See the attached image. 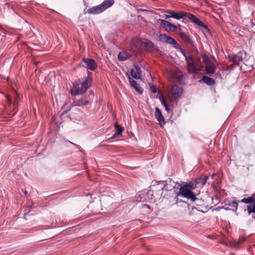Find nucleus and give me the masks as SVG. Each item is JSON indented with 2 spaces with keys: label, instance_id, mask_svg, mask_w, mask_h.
<instances>
[{
  "label": "nucleus",
  "instance_id": "21",
  "mask_svg": "<svg viewBox=\"0 0 255 255\" xmlns=\"http://www.w3.org/2000/svg\"><path fill=\"white\" fill-rule=\"evenodd\" d=\"M202 81L209 86L214 85L215 84V81L214 79L207 76H203L202 77Z\"/></svg>",
  "mask_w": 255,
  "mask_h": 255
},
{
  "label": "nucleus",
  "instance_id": "20",
  "mask_svg": "<svg viewBox=\"0 0 255 255\" xmlns=\"http://www.w3.org/2000/svg\"><path fill=\"white\" fill-rule=\"evenodd\" d=\"M130 57V54L126 52H120L118 58L119 61H124L129 59Z\"/></svg>",
  "mask_w": 255,
  "mask_h": 255
},
{
  "label": "nucleus",
  "instance_id": "22",
  "mask_svg": "<svg viewBox=\"0 0 255 255\" xmlns=\"http://www.w3.org/2000/svg\"><path fill=\"white\" fill-rule=\"evenodd\" d=\"M89 103V101L86 99H80L75 102V106H86Z\"/></svg>",
  "mask_w": 255,
  "mask_h": 255
},
{
  "label": "nucleus",
  "instance_id": "8",
  "mask_svg": "<svg viewBox=\"0 0 255 255\" xmlns=\"http://www.w3.org/2000/svg\"><path fill=\"white\" fill-rule=\"evenodd\" d=\"M223 208L227 211H232L236 213L238 207V202L236 201H227L222 203Z\"/></svg>",
  "mask_w": 255,
  "mask_h": 255
},
{
  "label": "nucleus",
  "instance_id": "35",
  "mask_svg": "<svg viewBox=\"0 0 255 255\" xmlns=\"http://www.w3.org/2000/svg\"><path fill=\"white\" fill-rule=\"evenodd\" d=\"M71 144H73L74 145H75V144H74L73 142H70Z\"/></svg>",
  "mask_w": 255,
  "mask_h": 255
},
{
  "label": "nucleus",
  "instance_id": "34",
  "mask_svg": "<svg viewBox=\"0 0 255 255\" xmlns=\"http://www.w3.org/2000/svg\"><path fill=\"white\" fill-rule=\"evenodd\" d=\"M212 59L214 61V60H215V58L214 56H213L212 57Z\"/></svg>",
  "mask_w": 255,
  "mask_h": 255
},
{
  "label": "nucleus",
  "instance_id": "5",
  "mask_svg": "<svg viewBox=\"0 0 255 255\" xmlns=\"http://www.w3.org/2000/svg\"><path fill=\"white\" fill-rule=\"evenodd\" d=\"M91 81V79L87 77L83 82L73 83L74 90L71 92V94L75 96L84 93L90 86Z\"/></svg>",
  "mask_w": 255,
  "mask_h": 255
},
{
  "label": "nucleus",
  "instance_id": "11",
  "mask_svg": "<svg viewBox=\"0 0 255 255\" xmlns=\"http://www.w3.org/2000/svg\"><path fill=\"white\" fill-rule=\"evenodd\" d=\"M243 52L242 51H240L236 54L228 55L227 56V58L230 62H234L235 64H239L241 62L243 61Z\"/></svg>",
  "mask_w": 255,
  "mask_h": 255
},
{
  "label": "nucleus",
  "instance_id": "32",
  "mask_svg": "<svg viewBox=\"0 0 255 255\" xmlns=\"http://www.w3.org/2000/svg\"><path fill=\"white\" fill-rule=\"evenodd\" d=\"M245 240V238H241L239 239V243H241L243 242Z\"/></svg>",
  "mask_w": 255,
  "mask_h": 255
},
{
  "label": "nucleus",
  "instance_id": "27",
  "mask_svg": "<svg viewBox=\"0 0 255 255\" xmlns=\"http://www.w3.org/2000/svg\"><path fill=\"white\" fill-rule=\"evenodd\" d=\"M144 45L145 46L149 48H152L154 46L153 43L148 40H146V41L144 42Z\"/></svg>",
  "mask_w": 255,
  "mask_h": 255
},
{
  "label": "nucleus",
  "instance_id": "14",
  "mask_svg": "<svg viewBox=\"0 0 255 255\" xmlns=\"http://www.w3.org/2000/svg\"><path fill=\"white\" fill-rule=\"evenodd\" d=\"M155 117L160 127H162L165 125L164 118L162 115L161 111L157 107L155 108Z\"/></svg>",
  "mask_w": 255,
  "mask_h": 255
},
{
  "label": "nucleus",
  "instance_id": "13",
  "mask_svg": "<svg viewBox=\"0 0 255 255\" xmlns=\"http://www.w3.org/2000/svg\"><path fill=\"white\" fill-rule=\"evenodd\" d=\"M141 70L138 65L136 64H134V68L130 71L131 76L135 79H139L141 77Z\"/></svg>",
  "mask_w": 255,
  "mask_h": 255
},
{
  "label": "nucleus",
  "instance_id": "15",
  "mask_svg": "<svg viewBox=\"0 0 255 255\" xmlns=\"http://www.w3.org/2000/svg\"><path fill=\"white\" fill-rule=\"evenodd\" d=\"M160 38L164 37L166 40V42L168 44L172 45L176 49L178 48V46L176 40L170 36H168L166 34H161L159 35Z\"/></svg>",
  "mask_w": 255,
  "mask_h": 255
},
{
  "label": "nucleus",
  "instance_id": "16",
  "mask_svg": "<svg viewBox=\"0 0 255 255\" xmlns=\"http://www.w3.org/2000/svg\"><path fill=\"white\" fill-rule=\"evenodd\" d=\"M183 92L182 88L176 87L173 89L172 97L174 101L176 103L178 101V99L181 96Z\"/></svg>",
  "mask_w": 255,
  "mask_h": 255
},
{
  "label": "nucleus",
  "instance_id": "33",
  "mask_svg": "<svg viewBox=\"0 0 255 255\" xmlns=\"http://www.w3.org/2000/svg\"><path fill=\"white\" fill-rule=\"evenodd\" d=\"M198 200H199L200 201H197V200L195 201V202H196V205H199V204H200V203L201 202H202L201 200L199 199H198Z\"/></svg>",
  "mask_w": 255,
  "mask_h": 255
},
{
  "label": "nucleus",
  "instance_id": "29",
  "mask_svg": "<svg viewBox=\"0 0 255 255\" xmlns=\"http://www.w3.org/2000/svg\"><path fill=\"white\" fill-rule=\"evenodd\" d=\"M149 87L153 93L155 94V93H156L157 91L155 86L152 84H149Z\"/></svg>",
  "mask_w": 255,
  "mask_h": 255
},
{
  "label": "nucleus",
  "instance_id": "37",
  "mask_svg": "<svg viewBox=\"0 0 255 255\" xmlns=\"http://www.w3.org/2000/svg\"><path fill=\"white\" fill-rule=\"evenodd\" d=\"M144 206H145V205H144ZM146 206H147V207H148V205H146Z\"/></svg>",
  "mask_w": 255,
  "mask_h": 255
},
{
  "label": "nucleus",
  "instance_id": "26",
  "mask_svg": "<svg viewBox=\"0 0 255 255\" xmlns=\"http://www.w3.org/2000/svg\"><path fill=\"white\" fill-rule=\"evenodd\" d=\"M158 182L165 183L164 184V187L161 188L162 190L165 189V190H168V191L172 190V186H171L170 184H169V183H167V181H160Z\"/></svg>",
  "mask_w": 255,
  "mask_h": 255
},
{
  "label": "nucleus",
  "instance_id": "28",
  "mask_svg": "<svg viewBox=\"0 0 255 255\" xmlns=\"http://www.w3.org/2000/svg\"><path fill=\"white\" fill-rule=\"evenodd\" d=\"M32 209V207L30 206L27 207L25 208L24 210V218L26 219V216L28 214L29 212L31 211V209Z\"/></svg>",
  "mask_w": 255,
  "mask_h": 255
},
{
  "label": "nucleus",
  "instance_id": "25",
  "mask_svg": "<svg viewBox=\"0 0 255 255\" xmlns=\"http://www.w3.org/2000/svg\"><path fill=\"white\" fill-rule=\"evenodd\" d=\"M159 99L160 100L162 105L164 107L166 111L168 113H169L170 112V109L167 105V104L166 103L165 101L164 100L163 96L162 95H161Z\"/></svg>",
  "mask_w": 255,
  "mask_h": 255
},
{
  "label": "nucleus",
  "instance_id": "17",
  "mask_svg": "<svg viewBox=\"0 0 255 255\" xmlns=\"http://www.w3.org/2000/svg\"><path fill=\"white\" fill-rule=\"evenodd\" d=\"M128 79L130 84L134 87L136 92H137L139 94H141L143 93V90L140 87L139 85L136 83L135 81L133 80L130 77L129 75H128Z\"/></svg>",
  "mask_w": 255,
  "mask_h": 255
},
{
  "label": "nucleus",
  "instance_id": "9",
  "mask_svg": "<svg viewBox=\"0 0 255 255\" xmlns=\"http://www.w3.org/2000/svg\"><path fill=\"white\" fill-rule=\"evenodd\" d=\"M214 174H212L211 176L207 175H202L200 177L195 179L194 182H195L197 187L202 188L207 183L208 184L210 183L209 181H208L210 178L213 179Z\"/></svg>",
  "mask_w": 255,
  "mask_h": 255
},
{
  "label": "nucleus",
  "instance_id": "24",
  "mask_svg": "<svg viewBox=\"0 0 255 255\" xmlns=\"http://www.w3.org/2000/svg\"><path fill=\"white\" fill-rule=\"evenodd\" d=\"M203 61L206 66L212 65L211 59L206 54L202 55Z\"/></svg>",
  "mask_w": 255,
  "mask_h": 255
},
{
  "label": "nucleus",
  "instance_id": "30",
  "mask_svg": "<svg viewBox=\"0 0 255 255\" xmlns=\"http://www.w3.org/2000/svg\"><path fill=\"white\" fill-rule=\"evenodd\" d=\"M166 181H167V183L170 184L171 186H173V185L176 183V182L173 181L171 178H169L168 180H166Z\"/></svg>",
  "mask_w": 255,
  "mask_h": 255
},
{
  "label": "nucleus",
  "instance_id": "6",
  "mask_svg": "<svg viewBox=\"0 0 255 255\" xmlns=\"http://www.w3.org/2000/svg\"><path fill=\"white\" fill-rule=\"evenodd\" d=\"M157 23L159 25L162 27L167 32H175L176 30L177 26L180 27V25L178 24L177 26L169 22L167 20L159 19L157 20Z\"/></svg>",
  "mask_w": 255,
  "mask_h": 255
},
{
  "label": "nucleus",
  "instance_id": "4",
  "mask_svg": "<svg viewBox=\"0 0 255 255\" xmlns=\"http://www.w3.org/2000/svg\"><path fill=\"white\" fill-rule=\"evenodd\" d=\"M114 3V0H104L100 4L89 8L86 13L93 15L100 14L111 7Z\"/></svg>",
  "mask_w": 255,
  "mask_h": 255
},
{
  "label": "nucleus",
  "instance_id": "7",
  "mask_svg": "<svg viewBox=\"0 0 255 255\" xmlns=\"http://www.w3.org/2000/svg\"><path fill=\"white\" fill-rule=\"evenodd\" d=\"M255 196L253 194L252 196L242 199L239 202H242L245 204L253 203V205H249L247 206V211L249 215L251 213H255V201L254 200Z\"/></svg>",
  "mask_w": 255,
  "mask_h": 255
},
{
  "label": "nucleus",
  "instance_id": "1",
  "mask_svg": "<svg viewBox=\"0 0 255 255\" xmlns=\"http://www.w3.org/2000/svg\"><path fill=\"white\" fill-rule=\"evenodd\" d=\"M165 13L167 14L163 15L165 18H173L177 20L181 19L188 20L194 23L197 26L203 27L207 31H209L206 24H205L200 19L191 13L185 11L177 12L170 10L165 11Z\"/></svg>",
  "mask_w": 255,
  "mask_h": 255
},
{
  "label": "nucleus",
  "instance_id": "10",
  "mask_svg": "<svg viewBox=\"0 0 255 255\" xmlns=\"http://www.w3.org/2000/svg\"><path fill=\"white\" fill-rule=\"evenodd\" d=\"M184 183L185 182H181V183L176 182V183L174 184L173 186H172V190H173V192L175 194V196L174 197V199L176 202V204H177L179 202H181V201L178 200V197H181V195H180L181 193H180L181 191L180 189L181 188H182V186Z\"/></svg>",
  "mask_w": 255,
  "mask_h": 255
},
{
  "label": "nucleus",
  "instance_id": "36",
  "mask_svg": "<svg viewBox=\"0 0 255 255\" xmlns=\"http://www.w3.org/2000/svg\"><path fill=\"white\" fill-rule=\"evenodd\" d=\"M24 193H25V194L26 195V191H25V192H24Z\"/></svg>",
  "mask_w": 255,
  "mask_h": 255
},
{
  "label": "nucleus",
  "instance_id": "19",
  "mask_svg": "<svg viewBox=\"0 0 255 255\" xmlns=\"http://www.w3.org/2000/svg\"><path fill=\"white\" fill-rule=\"evenodd\" d=\"M115 128L116 129L115 133L113 134L111 138H113L116 136H119L122 135V132L123 131L124 128L118 125V124H115Z\"/></svg>",
  "mask_w": 255,
  "mask_h": 255
},
{
  "label": "nucleus",
  "instance_id": "12",
  "mask_svg": "<svg viewBox=\"0 0 255 255\" xmlns=\"http://www.w3.org/2000/svg\"><path fill=\"white\" fill-rule=\"evenodd\" d=\"M82 61L85 63V65L84 66L88 69L93 71L97 67V63L92 59L83 58Z\"/></svg>",
  "mask_w": 255,
  "mask_h": 255
},
{
  "label": "nucleus",
  "instance_id": "23",
  "mask_svg": "<svg viewBox=\"0 0 255 255\" xmlns=\"http://www.w3.org/2000/svg\"><path fill=\"white\" fill-rule=\"evenodd\" d=\"M206 73L209 74H213L215 72V66L212 65L205 67Z\"/></svg>",
  "mask_w": 255,
  "mask_h": 255
},
{
  "label": "nucleus",
  "instance_id": "3",
  "mask_svg": "<svg viewBox=\"0 0 255 255\" xmlns=\"http://www.w3.org/2000/svg\"><path fill=\"white\" fill-rule=\"evenodd\" d=\"M183 53L185 57L188 72L190 73H197L201 66L200 59L191 56H187L183 51Z\"/></svg>",
  "mask_w": 255,
  "mask_h": 255
},
{
  "label": "nucleus",
  "instance_id": "2",
  "mask_svg": "<svg viewBox=\"0 0 255 255\" xmlns=\"http://www.w3.org/2000/svg\"><path fill=\"white\" fill-rule=\"evenodd\" d=\"M197 186L195 182L193 183L183 184L182 188H181L180 195L181 197L190 200L191 201H199L196 197V194L193 192V190L197 188Z\"/></svg>",
  "mask_w": 255,
  "mask_h": 255
},
{
  "label": "nucleus",
  "instance_id": "18",
  "mask_svg": "<svg viewBox=\"0 0 255 255\" xmlns=\"http://www.w3.org/2000/svg\"><path fill=\"white\" fill-rule=\"evenodd\" d=\"M142 196L144 197V200L146 201H148L151 203L155 201L152 190H148L146 194H143Z\"/></svg>",
  "mask_w": 255,
  "mask_h": 255
},
{
  "label": "nucleus",
  "instance_id": "31",
  "mask_svg": "<svg viewBox=\"0 0 255 255\" xmlns=\"http://www.w3.org/2000/svg\"><path fill=\"white\" fill-rule=\"evenodd\" d=\"M222 207H223V205H222V206H220V207H218L215 208L214 210L215 211H219L220 209H224V208H222Z\"/></svg>",
  "mask_w": 255,
  "mask_h": 255
}]
</instances>
